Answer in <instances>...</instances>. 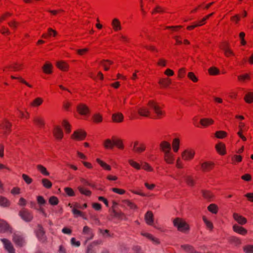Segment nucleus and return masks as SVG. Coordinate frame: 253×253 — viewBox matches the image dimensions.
<instances>
[{
  "label": "nucleus",
  "instance_id": "obj_1",
  "mask_svg": "<svg viewBox=\"0 0 253 253\" xmlns=\"http://www.w3.org/2000/svg\"><path fill=\"white\" fill-rule=\"evenodd\" d=\"M151 110H153L159 118L162 117L165 114L160 104L154 100H150L146 105L137 106L135 108H131L130 118L131 119L136 118L137 117L136 112L140 116L149 117L151 116Z\"/></svg>",
  "mask_w": 253,
  "mask_h": 253
},
{
  "label": "nucleus",
  "instance_id": "obj_2",
  "mask_svg": "<svg viewBox=\"0 0 253 253\" xmlns=\"http://www.w3.org/2000/svg\"><path fill=\"white\" fill-rule=\"evenodd\" d=\"M174 226L177 228V230L182 233H187L189 232L190 227L187 222L181 218H176L173 220Z\"/></svg>",
  "mask_w": 253,
  "mask_h": 253
},
{
  "label": "nucleus",
  "instance_id": "obj_3",
  "mask_svg": "<svg viewBox=\"0 0 253 253\" xmlns=\"http://www.w3.org/2000/svg\"><path fill=\"white\" fill-rule=\"evenodd\" d=\"M196 155V150L194 148L189 147L184 149L181 153V159L185 162L192 161Z\"/></svg>",
  "mask_w": 253,
  "mask_h": 253
},
{
  "label": "nucleus",
  "instance_id": "obj_4",
  "mask_svg": "<svg viewBox=\"0 0 253 253\" xmlns=\"http://www.w3.org/2000/svg\"><path fill=\"white\" fill-rule=\"evenodd\" d=\"M131 147L133 151L138 154L144 152L146 148L145 145L143 142L137 140L134 141L132 143Z\"/></svg>",
  "mask_w": 253,
  "mask_h": 253
},
{
  "label": "nucleus",
  "instance_id": "obj_5",
  "mask_svg": "<svg viewBox=\"0 0 253 253\" xmlns=\"http://www.w3.org/2000/svg\"><path fill=\"white\" fill-rule=\"evenodd\" d=\"M77 111L79 114L83 116H86L90 114L89 107L84 103H80L77 106Z\"/></svg>",
  "mask_w": 253,
  "mask_h": 253
},
{
  "label": "nucleus",
  "instance_id": "obj_6",
  "mask_svg": "<svg viewBox=\"0 0 253 253\" xmlns=\"http://www.w3.org/2000/svg\"><path fill=\"white\" fill-rule=\"evenodd\" d=\"M19 215L23 220L26 222H30L33 218L32 212L25 209L21 210L19 212Z\"/></svg>",
  "mask_w": 253,
  "mask_h": 253
},
{
  "label": "nucleus",
  "instance_id": "obj_7",
  "mask_svg": "<svg viewBox=\"0 0 253 253\" xmlns=\"http://www.w3.org/2000/svg\"><path fill=\"white\" fill-rule=\"evenodd\" d=\"M68 206L72 209V211L75 217L84 216V213L78 209V208H80V204L78 203H75L73 204L69 203Z\"/></svg>",
  "mask_w": 253,
  "mask_h": 253
},
{
  "label": "nucleus",
  "instance_id": "obj_8",
  "mask_svg": "<svg viewBox=\"0 0 253 253\" xmlns=\"http://www.w3.org/2000/svg\"><path fill=\"white\" fill-rule=\"evenodd\" d=\"M144 219L147 225L153 226L154 228L158 229V227L155 225L154 216L151 211H147L144 216Z\"/></svg>",
  "mask_w": 253,
  "mask_h": 253
},
{
  "label": "nucleus",
  "instance_id": "obj_9",
  "mask_svg": "<svg viewBox=\"0 0 253 253\" xmlns=\"http://www.w3.org/2000/svg\"><path fill=\"white\" fill-rule=\"evenodd\" d=\"M86 135V132L84 130L79 129L74 132L71 138L75 140L81 141L85 138Z\"/></svg>",
  "mask_w": 253,
  "mask_h": 253
},
{
  "label": "nucleus",
  "instance_id": "obj_10",
  "mask_svg": "<svg viewBox=\"0 0 253 253\" xmlns=\"http://www.w3.org/2000/svg\"><path fill=\"white\" fill-rule=\"evenodd\" d=\"M12 124L8 121L5 120L0 125V127L3 130V135L7 136L11 131Z\"/></svg>",
  "mask_w": 253,
  "mask_h": 253
},
{
  "label": "nucleus",
  "instance_id": "obj_11",
  "mask_svg": "<svg viewBox=\"0 0 253 253\" xmlns=\"http://www.w3.org/2000/svg\"><path fill=\"white\" fill-rule=\"evenodd\" d=\"M164 154V161L169 165H172L175 161V155L172 151L166 153Z\"/></svg>",
  "mask_w": 253,
  "mask_h": 253
},
{
  "label": "nucleus",
  "instance_id": "obj_12",
  "mask_svg": "<svg viewBox=\"0 0 253 253\" xmlns=\"http://www.w3.org/2000/svg\"><path fill=\"white\" fill-rule=\"evenodd\" d=\"M201 169L203 172H208L214 167V163L211 161H204L200 163Z\"/></svg>",
  "mask_w": 253,
  "mask_h": 253
},
{
  "label": "nucleus",
  "instance_id": "obj_13",
  "mask_svg": "<svg viewBox=\"0 0 253 253\" xmlns=\"http://www.w3.org/2000/svg\"><path fill=\"white\" fill-rule=\"evenodd\" d=\"M83 234L85 236V242L91 240L94 237L92 229L87 226H84V227L83 229Z\"/></svg>",
  "mask_w": 253,
  "mask_h": 253
},
{
  "label": "nucleus",
  "instance_id": "obj_14",
  "mask_svg": "<svg viewBox=\"0 0 253 253\" xmlns=\"http://www.w3.org/2000/svg\"><path fill=\"white\" fill-rule=\"evenodd\" d=\"M0 240L3 244L5 249L9 253H15V250L10 241L6 239H1Z\"/></svg>",
  "mask_w": 253,
  "mask_h": 253
},
{
  "label": "nucleus",
  "instance_id": "obj_15",
  "mask_svg": "<svg viewBox=\"0 0 253 253\" xmlns=\"http://www.w3.org/2000/svg\"><path fill=\"white\" fill-rule=\"evenodd\" d=\"M17 114L21 119L26 120L29 119L30 114L26 108L21 109L18 107L17 108Z\"/></svg>",
  "mask_w": 253,
  "mask_h": 253
},
{
  "label": "nucleus",
  "instance_id": "obj_16",
  "mask_svg": "<svg viewBox=\"0 0 253 253\" xmlns=\"http://www.w3.org/2000/svg\"><path fill=\"white\" fill-rule=\"evenodd\" d=\"M111 119L114 123H121L124 120V116L122 113L116 112L112 115Z\"/></svg>",
  "mask_w": 253,
  "mask_h": 253
},
{
  "label": "nucleus",
  "instance_id": "obj_17",
  "mask_svg": "<svg viewBox=\"0 0 253 253\" xmlns=\"http://www.w3.org/2000/svg\"><path fill=\"white\" fill-rule=\"evenodd\" d=\"M160 147L163 154L171 151V144L167 141H162L160 143Z\"/></svg>",
  "mask_w": 253,
  "mask_h": 253
},
{
  "label": "nucleus",
  "instance_id": "obj_18",
  "mask_svg": "<svg viewBox=\"0 0 253 253\" xmlns=\"http://www.w3.org/2000/svg\"><path fill=\"white\" fill-rule=\"evenodd\" d=\"M180 139L179 137H176L174 138L171 142V147L172 149L173 152L177 153L180 148Z\"/></svg>",
  "mask_w": 253,
  "mask_h": 253
},
{
  "label": "nucleus",
  "instance_id": "obj_19",
  "mask_svg": "<svg viewBox=\"0 0 253 253\" xmlns=\"http://www.w3.org/2000/svg\"><path fill=\"white\" fill-rule=\"evenodd\" d=\"M111 26L115 32L119 31L122 29L121 21L117 18H115L112 19L111 22Z\"/></svg>",
  "mask_w": 253,
  "mask_h": 253
},
{
  "label": "nucleus",
  "instance_id": "obj_20",
  "mask_svg": "<svg viewBox=\"0 0 253 253\" xmlns=\"http://www.w3.org/2000/svg\"><path fill=\"white\" fill-rule=\"evenodd\" d=\"M53 135L56 139L61 140L63 137V132L59 126H55L53 129Z\"/></svg>",
  "mask_w": 253,
  "mask_h": 253
},
{
  "label": "nucleus",
  "instance_id": "obj_21",
  "mask_svg": "<svg viewBox=\"0 0 253 253\" xmlns=\"http://www.w3.org/2000/svg\"><path fill=\"white\" fill-rule=\"evenodd\" d=\"M43 99L41 97H38L34 99L30 103L31 107L38 108L42 104Z\"/></svg>",
  "mask_w": 253,
  "mask_h": 253
},
{
  "label": "nucleus",
  "instance_id": "obj_22",
  "mask_svg": "<svg viewBox=\"0 0 253 253\" xmlns=\"http://www.w3.org/2000/svg\"><path fill=\"white\" fill-rule=\"evenodd\" d=\"M201 125L204 127H208L214 123L213 119L208 118H202L200 120Z\"/></svg>",
  "mask_w": 253,
  "mask_h": 253
},
{
  "label": "nucleus",
  "instance_id": "obj_23",
  "mask_svg": "<svg viewBox=\"0 0 253 253\" xmlns=\"http://www.w3.org/2000/svg\"><path fill=\"white\" fill-rule=\"evenodd\" d=\"M13 240L16 245L19 246H22L25 243L23 238L18 234H14Z\"/></svg>",
  "mask_w": 253,
  "mask_h": 253
},
{
  "label": "nucleus",
  "instance_id": "obj_24",
  "mask_svg": "<svg viewBox=\"0 0 253 253\" xmlns=\"http://www.w3.org/2000/svg\"><path fill=\"white\" fill-rule=\"evenodd\" d=\"M153 2V0H141L140 6L142 12H145V7L150 8Z\"/></svg>",
  "mask_w": 253,
  "mask_h": 253
},
{
  "label": "nucleus",
  "instance_id": "obj_25",
  "mask_svg": "<svg viewBox=\"0 0 253 253\" xmlns=\"http://www.w3.org/2000/svg\"><path fill=\"white\" fill-rule=\"evenodd\" d=\"M36 235L40 240L44 242L45 240L44 232L43 228L41 226H39L36 231Z\"/></svg>",
  "mask_w": 253,
  "mask_h": 253
},
{
  "label": "nucleus",
  "instance_id": "obj_26",
  "mask_svg": "<svg viewBox=\"0 0 253 253\" xmlns=\"http://www.w3.org/2000/svg\"><path fill=\"white\" fill-rule=\"evenodd\" d=\"M96 162L103 168L105 170L110 171L112 169L111 167L105 162L103 161L99 158L96 159Z\"/></svg>",
  "mask_w": 253,
  "mask_h": 253
},
{
  "label": "nucleus",
  "instance_id": "obj_27",
  "mask_svg": "<svg viewBox=\"0 0 253 253\" xmlns=\"http://www.w3.org/2000/svg\"><path fill=\"white\" fill-rule=\"evenodd\" d=\"M92 120L94 123H101L103 121V115L100 113H95L92 115Z\"/></svg>",
  "mask_w": 253,
  "mask_h": 253
},
{
  "label": "nucleus",
  "instance_id": "obj_28",
  "mask_svg": "<svg viewBox=\"0 0 253 253\" xmlns=\"http://www.w3.org/2000/svg\"><path fill=\"white\" fill-rule=\"evenodd\" d=\"M10 230V226L8 223L3 220L0 219V233L4 232Z\"/></svg>",
  "mask_w": 253,
  "mask_h": 253
},
{
  "label": "nucleus",
  "instance_id": "obj_29",
  "mask_svg": "<svg viewBox=\"0 0 253 253\" xmlns=\"http://www.w3.org/2000/svg\"><path fill=\"white\" fill-rule=\"evenodd\" d=\"M171 83V80L169 78H162L160 79L159 84L162 87H167Z\"/></svg>",
  "mask_w": 253,
  "mask_h": 253
},
{
  "label": "nucleus",
  "instance_id": "obj_30",
  "mask_svg": "<svg viewBox=\"0 0 253 253\" xmlns=\"http://www.w3.org/2000/svg\"><path fill=\"white\" fill-rule=\"evenodd\" d=\"M141 235L148 238L150 240L152 241L155 244L159 243V241L158 239L154 237L151 234H150L147 232H142L141 233Z\"/></svg>",
  "mask_w": 253,
  "mask_h": 253
},
{
  "label": "nucleus",
  "instance_id": "obj_31",
  "mask_svg": "<svg viewBox=\"0 0 253 253\" xmlns=\"http://www.w3.org/2000/svg\"><path fill=\"white\" fill-rule=\"evenodd\" d=\"M34 123L37 126L42 127L44 125L43 118L41 116H36L34 118Z\"/></svg>",
  "mask_w": 253,
  "mask_h": 253
},
{
  "label": "nucleus",
  "instance_id": "obj_32",
  "mask_svg": "<svg viewBox=\"0 0 253 253\" xmlns=\"http://www.w3.org/2000/svg\"><path fill=\"white\" fill-rule=\"evenodd\" d=\"M57 67L62 71H66L68 70L69 65L63 61H58L56 63Z\"/></svg>",
  "mask_w": 253,
  "mask_h": 253
},
{
  "label": "nucleus",
  "instance_id": "obj_33",
  "mask_svg": "<svg viewBox=\"0 0 253 253\" xmlns=\"http://www.w3.org/2000/svg\"><path fill=\"white\" fill-rule=\"evenodd\" d=\"M128 163L129 165L136 170H139L141 169V164L135 161L132 159H130L128 160Z\"/></svg>",
  "mask_w": 253,
  "mask_h": 253
},
{
  "label": "nucleus",
  "instance_id": "obj_34",
  "mask_svg": "<svg viewBox=\"0 0 253 253\" xmlns=\"http://www.w3.org/2000/svg\"><path fill=\"white\" fill-rule=\"evenodd\" d=\"M37 169L42 175L44 176H49V172L47 170L46 168L42 165H38L37 166Z\"/></svg>",
  "mask_w": 253,
  "mask_h": 253
},
{
  "label": "nucleus",
  "instance_id": "obj_35",
  "mask_svg": "<svg viewBox=\"0 0 253 253\" xmlns=\"http://www.w3.org/2000/svg\"><path fill=\"white\" fill-rule=\"evenodd\" d=\"M233 217L234 219L240 224L243 225L247 222V220L245 217L237 213H234Z\"/></svg>",
  "mask_w": 253,
  "mask_h": 253
},
{
  "label": "nucleus",
  "instance_id": "obj_36",
  "mask_svg": "<svg viewBox=\"0 0 253 253\" xmlns=\"http://www.w3.org/2000/svg\"><path fill=\"white\" fill-rule=\"evenodd\" d=\"M10 205V201L5 197L0 196V206L3 208L8 207Z\"/></svg>",
  "mask_w": 253,
  "mask_h": 253
},
{
  "label": "nucleus",
  "instance_id": "obj_37",
  "mask_svg": "<svg viewBox=\"0 0 253 253\" xmlns=\"http://www.w3.org/2000/svg\"><path fill=\"white\" fill-rule=\"evenodd\" d=\"M213 14V13H211L210 14H208V15H207L205 17H204V18H203V19H202L201 20L195 22L196 25L197 27L202 26L204 25V24H205L206 21L210 17H211Z\"/></svg>",
  "mask_w": 253,
  "mask_h": 253
},
{
  "label": "nucleus",
  "instance_id": "obj_38",
  "mask_svg": "<svg viewBox=\"0 0 253 253\" xmlns=\"http://www.w3.org/2000/svg\"><path fill=\"white\" fill-rule=\"evenodd\" d=\"M233 230L235 232H236L239 234H240L241 235H245L247 232V231L246 229H245L243 227L239 226L237 225H234L233 226Z\"/></svg>",
  "mask_w": 253,
  "mask_h": 253
},
{
  "label": "nucleus",
  "instance_id": "obj_39",
  "mask_svg": "<svg viewBox=\"0 0 253 253\" xmlns=\"http://www.w3.org/2000/svg\"><path fill=\"white\" fill-rule=\"evenodd\" d=\"M103 146L106 149H112L114 147V138L112 140L107 139L104 140Z\"/></svg>",
  "mask_w": 253,
  "mask_h": 253
},
{
  "label": "nucleus",
  "instance_id": "obj_40",
  "mask_svg": "<svg viewBox=\"0 0 253 253\" xmlns=\"http://www.w3.org/2000/svg\"><path fill=\"white\" fill-rule=\"evenodd\" d=\"M141 169L145 171L151 172L153 171V168L147 162H142L141 163Z\"/></svg>",
  "mask_w": 253,
  "mask_h": 253
},
{
  "label": "nucleus",
  "instance_id": "obj_41",
  "mask_svg": "<svg viewBox=\"0 0 253 253\" xmlns=\"http://www.w3.org/2000/svg\"><path fill=\"white\" fill-rule=\"evenodd\" d=\"M52 65L49 63H46L43 66L42 69L45 74H50L52 73Z\"/></svg>",
  "mask_w": 253,
  "mask_h": 253
},
{
  "label": "nucleus",
  "instance_id": "obj_42",
  "mask_svg": "<svg viewBox=\"0 0 253 253\" xmlns=\"http://www.w3.org/2000/svg\"><path fill=\"white\" fill-rule=\"evenodd\" d=\"M78 189L82 194L85 196H90L91 194V192L90 190L85 188H84L83 186H79L78 187Z\"/></svg>",
  "mask_w": 253,
  "mask_h": 253
},
{
  "label": "nucleus",
  "instance_id": "obj_43",
  "mask_svg": "<svg viewBox=\"0 0 253 253\" xmlns=\"http://www.w3.org/2000/svg\"><path fill=\"white\" fill-rule=\"evenodd\" d=\"M187 77L192 82L196 83L199 81L198 77L192 72H189L187 74Z\"/></svg>",
  "mask_w": 253,
  "mask_h": 253
},
{
  "label": "nucleus",
  "instance_id": "obj_44",
  "mask_svg": "<svg viewBox=\"0 0 253 253\" xmlns=\"http://www.w3.org/2000/svg\"><path fill=\"white\" fill-rule=\"evenodd\" d=\"M203 220L207 228L210 230H211L213 228V224L212 222L209 220L205 215L203 216Z\"/></svg>",
  "mask_w": 253,
  "mask_h": 253
},
{
  "label": "nucleus",
  "instance_id": "obj_45",
  "mask_svg": "<svg viewBox=\"0 0 253 253\" xmlns=\"http://www.w3.org/2000/svg\"><path fill=\"white\" fill-rule=\"evenodd\" d=\"M41 182L42 186L45 188L49 189L52 186V182L47 178H42Z\"/></svg>",
  "mask_w": 253,
  "mask_h": 253
},
{
  "label": "nucleus",
  "instance_id": "obj_46",
  "mask_svg": "<svg viewBox=\"0 0 253 253\" xmlns=\"http://www.w3.org/2000/svg\"><path fill=\"white\" fill-rule=\"evenodd\" d=\"M116 146L120 149H124V144L121 139L114 138V146Z\"/></svg>",
  "mask_w": 253,
  "mask_h": 253
},
{
  "label": "nucleus",
  "instance_id": "obj_47",
  "mask_svg": "<svg viewBox=\"0 0 253 253\" xmlns=\"http://www.w3.org/2000/svg\"><path fill=\"white\" fill-rule=\"evenodd\" d=\"M124 203L126 206L129 208L130 209L135 210L137 208V206L134 203L129 200H125L124 201Z\"/></svg>",
  "mask_w": 253,
  "mask_h": 253
},
{
  "label": "nucleus",
  "instance_id": "obj_48",
  "mask_svg": "<svg viewBox=\"0 0 253 253\" xmlns=\"http://www.w3.org/2000/svg\"><path fill=\"white\" fill-rule=\"evenodd\" d=\"M62 124L65 128L66 132L69 133L71 131V126L70 124L66 120L63 121Z\"/></svg>",
  "mask_w": 253,
  "mask_h": 253
},
{
  "label": "nucleus",
  "instance_id": "obj_49",
  "mask_svg": "<svg viewBox=\"0 0 253 253\" xmlns=\"http://www.w3.org/2000/svg\"><path fill=\"white\" fill-rule=\"evenodd\" d=\"M208 210L212 213L215 214L217 212L218 209L216 205L211 204L208 206Z\"/></svg>",
  "mask_w": 253,
  "mask_h": 253
},
{
  "label": "nucleus",
  "instance_id": "obj_50",
  "mask_svg": "<svg viewBox=\"0 0 253 253\" xmlns=\"http://www.w3.org/2000/svg\"><path fill=\"white\" fill-rule=\"evenodd\" d=\"M181 157H178L175 161V167L177 169H181L184 168V164Z\"/></svg>",
  "mask_w": 253,
  "mask_h": 253
},
{
  "label": "nucleus",
  "instance_id": "obj_51",
  "mask_svg": "<svg viewBox=\"0 0 253 253\" xmlns=\"http://www.w3.org/2000/svg\"><path fill=\"white\" fill-rule=\"evenodd\" d=\"M22 178L28 185L31 184L33 181V179L31 177L25 173L22 174Z\"/></svg>",
  "mask_w": 253,
  "mask_h": 253
},
{
  "label": "nucleus",
  "instance_id": "obj_52",
  "mask_svg": "<svg viewBox=\"0 0 253 253\" xmlns=\"http://www.w3.org/2000/svg\"><path fill=\"white\" fill-rule=\"evenodd\" d=\"M11 79H17L21 83L25 84L26 85L28 86L29 87L32 88L33 85L30 84H29L28 82H27L25 80H24L23 79H22L21 77H16L13 76H11Z\"/></svg>",
  "mask_w": 253,
  "mask_h": 253
},
{
  "label": "nucleus",
  "instance_id": "obj_53",
  "mask_svg": "<svg viewBox=\"0 0 253 253\" xmlns=\"http://www.w3.org/2000/svg\"><path fill=\"white\" fill-rule=\"evenodd\" d=\"M222 51H223L224 52V54L227 57H229L230 55H234V53H233V52L231 50V49L223 45V44H222Z\"/></svg>",
  "mask_w": 253,
  "mask_h": 253
},
{
  "label": "nucleus",
  "instance_id": "obj_54",
  "mask_svg": "<svg viewBox=\"0 0 253 253\" xmlns=\"http://www.w3.org/2000/svg\"><path fill=\"white\" fill-rule=\"evenodd\" d=\"M65 193L69 197H73L75 196V192L74 190L70 187H65L64 188Z\"/></svg>",
  "mask_w": 253,
  "mask_h": 253
},
{
  "label": "nucleus",
  "instance_id": "obj_55",
  "mask_svg": "<svg viewBox=\"0 0 253 253\" xmlns=\"http://www.w3.org/2000/svg\"><path fill=\"white\" fill-rule=\"evenodd\" d=\"M89 51L88 48H84L82 49H78L76 50L77 54L80 56H84L86 55Z\"/></svg>",
  "mask_w": 253,
  "mask_h": 253
},
{
  "label": "nucleus",
  "instance_id": "obj_56",
  "mask_svg": "<svg viewBox=\"0 0 253 253\" xmlns=\"http://www.w3.org/2000/svg\"><path fill=\"white\" fill-rule=\"evenodd\" d=\"M245 100L248 103H251L253 102V93L249 92L247 93L244 98Z\"/></svg>",
  "mask_w": 253,
  "mask_h": 253
},
{
  "label": "nucleus",
  "instance_id": "obj_57",
  "mask_svg": "<svg viewBox=\"0 0 253 253\" xmlns=\"http://www.w3.org/2000/svg\"><path fill=\"white\" fill-rule=\"evenodd\" d=\"M209 73L212 76L217 75L219 74V70L215 67H211L209 69Z\"/></svg>",
  "mask_w": 253,
  "mask_h": 253
},
{
  "label": "nucleus",
  "instance_id": "obj_58",
  "mask_svg": "<svg viewBox=\"0 0 253 253\" xmlns=\"http://www.w3.org/2000/svg\"><path fill=\"white\" fill-rule=\"evenodd\" d=\"M112 62L109 60H104L101 62V65L104 67L105 71H107L109 69V66L111 65Z\"/></svg>",
  "mask_w": 253,
  "mask_h": 253
},
{
  "label": "nucleus",
  "instance_id": "obj_59",
  "mask_svg": "<svg viewBox=\"0 0 253 253\" xmlns=\"http://www.w3.org/2000/svg\"><path fill=\"white\" fill-rule=\"evenodd\" d=\"M47 34H48V36L49 38H50V37H55L57 36V32L52 29V28H49L48 29H47Z\"/></svg>",
  "mask_w": 253,
  "mask_h": 253
},
{
  "label": "nucleus",
  "instance_id": "obj_60",
  "mask_svg": "<svg viewBox=\"0 0 253 253\" xmlns=\"http://www.w3.org/2000/svg\"><path fill=\"white\" fill-rule=\"evenodd\" d=\"M49 203L51 205H57L59 203V200L56 197L51 196L49 199Z\"/></svg>",
  "mask_w": 253,
  "mask_h": 253
},
{
  "label": "nucleus",
  "instance_id": "obj_61",
  "mask_svg": "<svg viewBox=\"0 0 253 253\" xmlns=\"http://www.w3.org/2000/svg\"><path fill=\"white\" fill-rule=\"evenodd\" d=\"M186 73V70L184 68H181L179 69L178 71V78L179 79H182L185 77Z\"/></svg>",
  "mask_w": 253,
  "mask_h": 253
},
{
  "label": "nucleus",
  "instance_id": "obj_62",
  "mask_svg": "<svg viewBox=\"0 0 253 253\" xmlns=\"http://www.w3.org/2000/svg\"><path fill=\"white\" fill-rule=\"evenodd\" d=\"M111 190L114 193L119 195H124L126 193V191L124 189L118 188H112Z\"/></svg>",
  "mask_w": 253,
  "mask_h": 253
},
{
  "label": "nucleus",
  "instance_id": "obj_63",
  "mask_svg": "<svg viewBox=\"0 0 253 253\" xmlns=\"http://www.w3.org/2000/svg\"><path fill=\"white\" fill-rule=\"evenodd\" d=\"M246 253H253V245H247L243 248Z\"/></svg>",
  "mask_w": 253,
  "mask_h": 253
},
{
  "label": "nucleus",
  "instance_id": "obj_64",
  "mask_svg": "<svg viewBox=\"0 0 253 253\" xmlns=\"http://www.w3.org/2000/svg\"><path fill=\"white\" fill-rule=\"evenodd\" d=\"M203 195L205 199L209 200L211 199L213 197L212 194L211 192L208 191H204Z\"/></svg>",
  "mask_w": 253,
  "mask_h": 253
}]
</instances>
